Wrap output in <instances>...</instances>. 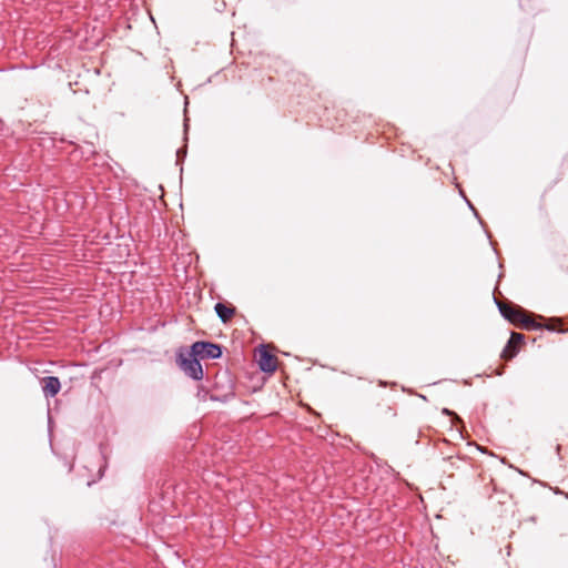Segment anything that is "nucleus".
<instances>
[{
    "mask_svg": "<svg viewBox=\"0 0 568 568\" xmlns=\"http://www.w3.org/2000/svg\"><path fill=\"white\" fill-rule=\"evenodd\" d=\"M500 314L510 323L525 329H537L540 326L520 307L499 302L495 298Z\"/></svg>",
    "mask_w": 568,
    "mask_h": 568,
    "instance_id": "1",
    "label": "nucleus"
},
{
    "mask_svg": "<svg viewBox=\"0 0 568 568\" xmlns=\"http://www.w3.org/2000/svg\"><path fill=\"white\" fill-rule=\"evenodd\" d=\"M442 413L444 415L452 416L453 423L460 422V418L454 412L449 410L448 408H443Z\"/></svg>",
    "mask_w": 568,
    "mask_h": 568,
    "instance_id": "8",
    "label": "nucleus"
},
{
    "mask_svg": "<svg viewBox=\"0 0 568 568\" xmlns=\"http://www.w3.org/2000/svg\"><path fill=\"white\" fill-rule=\"evenodd\" d=\"M189 355L199 359H215L222 356V347L215 343L200 341L192 344Z\"/></svg>",
    "mask_w": 568,
    "mask_h": 568,
    "instance_id": "2",
    "label": "nucleus"
},
{
    "mask_svg": "<svg viewBox=\"0 0 568 568\" xmlns=\"http://www.w3.org/2000/svg\"><path fill=\"white\" fill-rule=\"evenodd\" d=\"M181 369L192 379L201 381L203 378V368L197 357L180 355Z\"/></svg>",
    "mask_w": 568,
    "mask_h": 568,
    "instance_id": "3",
    "label": "nucleus"
},
{
    "mask_svg": "<svg viewBox=\"0 0 568 568\" xmlns=\"http://www.w3.org/2000/svg\"><path fill=\"white\" fill-rule=\"evenodd\" d=\"M518 353L517 345L513 343L511 341H508L505 348L501 352V357L506 359L513 358Z\"/></svg>",
    "mask_w": 568,
    "mask_h": 568,
    "instance_id": "7",
    "label": "nucleus"
},
{
    "mask_svg": "<svg viewBox=\"0 0 568 568\" xmlns=\"http://www.w3.org/2000/svg\"><path fill=\"white\" fill-rule=\"evenodd\" d=\"M206 393H199V397H201L202 400L206 399Z\"/></svg>",
    "mask_w": 568,
    "mask_h": 568,
    "instance_id": "10",
    "label": "nucleus"
},
{
    "mask_svg": "<svg viewBox=\"0 0 568 568\" xmlns=\"http://www.w3.org/2000/svg\"><path fill=\"white\" fill-rule=\"evenodd\" d=\"M524 339V335L519 333H511L510 339L513 343L518 344Z\"/></svg>",
    "mask_w": 568,
    "mask_h": 568,
    "instance_id": "9",
    "label": "nucleus"
},
{
    "mask_svg": "<svg viewBox=\"0 0 568 568\" xmlns=\"http://www.w3.org/2000/svg\"><path fill=\"white\" fill-rule=\"evenodd\" d=\"M260 369L264 373H273L277 367V358L262 346L258 359Z\"/></svg>",
    "mask_w": 568,
    "mask_h": 568,
    "instance_id": "4",
    "label": "nucleus"
},
{
    "mask_svg": "<svg viewBox=\"0 0 568 568\" xmlns=\"http://www.w3.org/2000/svg\"><path fill=\"white\" fill-rule=\"evenodd\" d=\"M42 392L44 396L48 397H54L59 394L61 389V382L55 376H48L42 378Z\"/></svg>",
    "mask_w": 568,
    "mask_h": 568,
    "instance_id": "5",
    "label": "nucleus"
},
{
    "mask_svg": "<svg viewBox=\"0 0 568 568\" xmlns=\"http://www.w3.org/2000/svg\"><path fill=\"white\" fill-rule=\"evenodd\" d=\"M214 310L223 323H227L234 315L235 308L224 303H216Z\"/></svg>",
    "mask_w": 568,
    "mask_h": 568,
    "instance_id": "6",
    "label": "nucleus"
},
{
    "mask_svg": "<svg viewBox=\"0 0 568 568\" xmlns=\"http://www.w3.org/2000/svg\"><path fill=\"white\" fill-rule=\"evenodd\" d=\"M467 204L475 212V214L477 215V212H476L475 207L473 206V204L468 200H467Z\"/></svg>",
    "mask_w": 568,
    "mask_h": 568,
    "instance_id": "11",
    "label": "nucleus"
}]
</instances>
